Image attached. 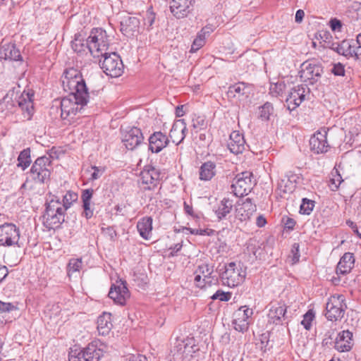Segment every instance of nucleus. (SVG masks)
Segmentation results:
<instances>
[{"label": "nucleus", "instance_id": "obj_23", "mask_svg": "<svg viewBox=\"0 0 361 361\" xmlns=\"http://www.w3.org/2000/svg\"><path fill=\"white\" fill-rule=\"evenodd\" d=\"M353 347V334L348 330L339 333L336 338L334 348L339 352H348Z\"/></svg>", "mask_w": 361, "mask_h": 361}, {"label": "nucleus", "instance_id": "obj_3", "mask_svg": "<svg viewBox=\"0 0 361 361\" xmlns=\"http://www.w3.org/2000/svg\"><path fill=\"white\" fill-rule=\"evenodd\" d=\"M109 45V36L102 28H94L87 39V47L94 58L106 52Z\"/></svg>", "mask_w": 361, "mask_h": 361}, {"label": "nucleus", "instance_id": "obj_53", "mask_svg": "<svg viewBox=\"0 0 361 361\" xmlns=\"http://www.w3.org/2000/svg\"><path fill=\"white\" fill-rule=\"evenodd\" d=\"M154 20L155 13L152 11V9H149L144 18L145 25H147L148 28H151L154 23Z\"/></svg>", "mask_w": 361, "mask_h": 361}, {"label": "nucleus", "instance_id": "obj_8", "mask_svg": "<svg viewBox=\"0 0 361 361\" xmlns=\"http://www.w3.org/2000/svg\"><path fill=\"white\" fill-rule=\"evenodd\" d=\"M20 229L12 223H5L0 225V246L20 247L19 244Z\"/></svg>", "mask_w": 361, "mask_h": 361}, {"label": "nucleus", "instance_id": "obj_47", "mask_svg": "<svg viewBox=\"0 0 361 361\" xmlns=\"http://www.w3.org/2000/svg\"><path fill=\"white\" fill-rule=\"evenodd\" d=\"M348 56L354 57L357 60H361V44L348 45Z\"/></svg>", "mask_w": 361, "mask_h": 361}, {"label": "nucleus", "instance_id": "obj_6", "mask_svg": "<svg viewBox=\"0 0 361 361\" xmlns=\"http://www.w3.org/2000/svg\"><path fill=\"white\" fill-rule=\"evenodd\" d=\"M104 59L99 60L101 68L104 72L112 78H117L123 72V64L119 55L115 52H104L101 55Z\"/></svg>", "mask_w": 361, "mask_h": 361}, {"label": "nucleus", "instance_id": "obj_45", "mask_svg": "<svg viewBox=\"0 0 361 361\" xmlns=\"http://www.w3.org/2000/svg\"><path fill=\"white\" fill-rule=\"evenodd\" d=\"M233 324L234 329L244 333L247 331L250 325V322L245 320H241L233 317Z\"/></svg>", "mask_w": 361, "mask_h": 361}, {"label": "nucleus", "instance_id": "obj_50", "mask_svg": "<svg viewBox=\"0 0 361 361\" xmlns=\"http://www.w3.org/2000/svg\"><path fill=\"white\" fill-rule=\"evenodd\" d=\"M82 262L81 259H71L68 264V271H78L82 267Z\"/></svg>", "mask_w": 361, "mask_h": 361}, {"label": "nucleus", "instance_id": "obj_19", "mask_svg": "<svg viewBox=\"0 0 361 361\" xmlns=\"http://www.w3.org/2000/svg\"><path fill=\"white\" fill-rule=\"evenodd\" d=\"M149 150L152 153H159L166 147L170 142L169 137L161 131L153 133L148 139Z\"/></svg>", "mask_w": 361, "mask_h": 361}, {"label": "nucleus", "instance_id": "obj_31", "mask_svg": "<svg viewBox=\"0 0 361 361\" xmlns=\"http://www.w3.org/2000/svg\"><path fill=\"white\" fill-rule=\"evenodd\" d=\"M110 313L104 312L97 319V329L99 334L102 336L107 335L111 331L113 325Z\"/></svg>", "mask_w": 361, "mask_h": 361}, {"label": "nucleus", "instance_id": "obj_42", "mask_svg": "<svg viewBox=\"0 0 361 361\" xmlns=\"http://www.w3.org/2000/svg\"><path fill=\"white\" fill-rule=\"evenodd\" d=\"M286 85L283 81H278L275 83H271L269 87V94L273 97H281L285 91Z\"/></svg>", "mask_w": 361, "mask_h": 361}, {"label": "nucleus", "instance_id": "obj_44", "mask_svg": "<svg viewBox=\"0 0 361 361\" xmlns=\"http://www.w3.org/2000/svg\"><path fill=\"white\" fill-rule=\"evenodd\" d=\"M192 126L196 133L199 130L205 128L207 126L205 117L204 116L195 115L192 119Z\"/></svg>", "mask_w": 361, "mask_h": 361}, {"label": "nucleus", "instance_id": "obj_29", "mask_svg": "<svg viewBox=\"0 0 361 361\" xmlns=\"http://www.w3.org/2000/svg\"><path fill=\"white\" fill-rule=\"evenodd\" d=\"M233 201L228 198H224L214 209V213L219 221L224 219L233 209Z\"/></svg>", "mask_w": 361, "mask_h": 361}, {"label": "nucleus", "instance_id": "obj_12", "mask_svg": "<svg viewBox=\"0 0 361 361\" xmlns=\"http://www.w3.org/2000/svg\"><path fill=\"white\" fill-rule=\"evenodd\" d=\"M268 322L275 325H282L288 320L287 306L282 302H271L269 305Z\"/></svg>", "mask_w": 361, "mask_h": 361}, {"label": "nucleus", "instance_id": "obj_32", "mask_svg": "<svg viewBox=\"0 0 361 361\" xmlns=\"http://www.w3.org/2000/svg\"><path fill=\"white\" fill-rule=\"evenodd\" d=\"M137 231L142 238L148 240L152 230V219L150 216L142 218L137 224Z\"/></svg>", "mask_w": 361, "mask_h": 361}, {"label": "nucleus", "instance_id": "obj_56", "mask_svg": "<svg viewBox=\"0 0 361 361\" xmlns=\"http://www.w3.org/2000/svg\"><path fill=\"white\" fill-rule=\"evenodd\" d=\"M15 310H17V307L11 302H5L0 300V312H11Z\"/></svg>", "mask_w": 361, "mask_h": 361}, {"label": "nucleus", "instance_id": "obj_14", "mask_svg": "<svg viewBox=\"0 0 361 361\" xmlns=\"http://www.w3.org/2000/svg\"><path fill=\"white\" fill-rule=\"evenodd\" d=\"M144 136L141 130L137 127H132L122 133V142L128 150H133L142 143Z\"/></svg>", "mask_w": 361, "mask_h": 361}, {"label": "nucleus", "instance_id": "obj_35", "mask_svg": "<svg viewBox=\"0 0 361 361\" xmlns=\"http://www.w3.org/2000/svg\"><path fill=\"white\" fill-rule=\"evenodd\" d=\"M213 271V267H211L207 264L199 265L197 269L195 270V273L202 276L204 278V281L207 282L208 286H209L213 283H216L217 281V279L212 276Z\"/></svg>", "mask_w": 361, "mask_h": 361}, {"label": "nucleus", "instance_id": "obj_57", "mask_svg": "<svg viewBox=\"0 0 361 361\" xmlns=\"http://www.w3.org/2000/svg\"><path fill=\"white\" fill-rule=\"evenodd\" d=\"M331 72L335 75L343 76L345 75V68L343 65H342L341 63L334 64L333 68L331 69Z\"/></svg>", "mask_w": 361, "mask_h": 361}, {"label": "nucleus", "instance_id": "obj_36", "mask_svg": "<svg viewBox=\"0 0 361 361\" xmlns=\"http://www.w3.org/2000/svg\"><path fill=\"white\" fill-rule=\"evenodd\" d=\"M30 149V148L24 149L20 152L18 157V167L22 169L23 171L25 170L31 164Z\"/></svg>", "mask_w": 361, "mask_h": 361}, {"label": "nucleus", "instance_id": "obj_52", "mask_svg": "<svg viewBox=\"0 0 361 361\" xmlns=\"http://www.w3.org/2000/svg\"><path fill=\"white\" fill-rule=\"evenodd\" d=\"M343 181V180L342 179V177H341V174H339L338 171L336 170V174L333 175V178L331 179V190H333V191L336 190L338 188L340 184Z\"/></svg>", "mask_w": 361, "mask_h": 361}, {"label": "nucleus", "instance_id": "obj_46", "mask_svg": "<svg viewBox=\"0 0 361 361\" xmlns=\"http://www.w3.org/2000/svg\"><path fill=\"white\" fill-rule=\"evenodd\" d=\"M348 42L343 41L341 44L338 43L332 44V49L336 51L338 54L348 56Z\"/></svg>", "mask_w": 361, "mask_h": 361}, {"label": "nucleus", "instance_id": "obj_62", "mask_svg": "<svg viewBox=\"0 0 361 361\" xmlns=\"http://www.w3.org/2000/svg\"><path fill=\"white\" fill-rule=\"evenodd\" d=\"M77 355H79L78 353V349L71 350L69 352L68 361H80Z\"/></svg>", "mask_w": 361, "mask_h": 361}, {"label": "nucleus", "instance_id": "obj_2", "mask_svg": "<svg viewBox=\"0 0 361 361\" xmlns=\"http://www.w3.org/2000/svg\"><path fill=\"white\" fill-rule=\"evenodd\" d=\"M45 206V212L42 216L44 226L49 230L59 228L65 221L66 214V211L61 205L60 199L49 194Z\"/></svg>", "mask_w": 361, "mask_h": 361}, {"label": "nucleus", "instance_id": "obj_48", "mask_svg": "<svg viewBox=\"0 0 361 361\" xmlns=\"http://www.w3.org/2000/svg\"><path fill=\"white\" fill-rule=\"evenodd\" d=\"M314 317V314L312 310L307 312L303 317V319L301 322V324L304 326L306 330H310L312 326V322Z\"/></svg>", "mask_w": 361, "mask_h": 361}, {"label": "nucleus", "instance_id": "obj_24", "mask_svg": "<svg viewBox=\"0 0 361 361\" xmlns=\"http://www.w3.org/2000/svg\"><path fill=\"white\" fill-rule=\"evenodd\" d=\"M0 59L5 61H22L23 57L14 44H5L0 47Z\"/></svg>", "mask_w": 361, "mask_h": 361}, {"label": "nucleus", "instance_id": "obj_40", "mask_svg": "<svg viewBox=\"0 0 361 361\" xmlns=\"http://www.w3.org/2000/svg\"><path fill=\"white\" fill-rule=\"evenodd\" d=\"M193 343L192 339H187L186 343H185V341L178 342L176 346L178 348V351H180L181 353L186 355L195 352L196 350L193 349L195 347Z\"/></svg>", "mask_w": 361, "mask_h": 361}, {"label": "nucleus", "instance_id": "obj_49", "mask_svg": "<svg viewBox=\"0 0 361 361\" xmlns=\"http://www.w3.org/2000/svg\"><path fill=\"white\" fill-rule=\"evenodd\" d=\"M205 44V38L202 35H197L191 46L190 52H195L199 50Z\"/></svg>", "mask_w": 361, "mask_h": 361}, {"label": "nucleus", "instance_id": "obj_34", "mask_svg": "<svg viewBox=\"0 0 361 361\" xmlns=\"http://www.w3.org/2000/svg\"><path fill=\"white\" fill-rule=\"evenodd\" d=\"M216 164L211 161L203 163L200 168V179L210 180L216 174Z\"/></svg>", "mask_w": 361, "mask_h": 361}, {"label": "nucleus", "instance_id": "obj_4", "mask_svg": "<svg viewBox=\"0 0 361 361\" xmlns=\"http://www.w3.org/2000/svg\"><path fill=\"white\" fill-rule=\"evenodd\" d=\"M222 283L233 288L241 284L246 276V270L240 263L230 262L224 266V270L219 274Z\"/></svg>", "mask_w": 361, "mask_h": 361}, {"label": "nucleus", "instance_id": "obj_13", "mask_svg": "<svg viewBox=\"0 0 361 361\" xmlns=\"http://www.w3.org/2000/svg\"><path fill=\"white\" fill-rule=\"evenodd\" d=\"M300 78L310 84L317 82L323 73V67L320 64L304 62L301 66Z\"/></svg>", "mask_w": 361, "mask_h": 361}, {"label": "nucleus", "instance_id": "obj_59", "mask_svg": "<svg viewBox=\"0 0 361 361\" xmlns=\"http://www.w3.org/2000/svg\"><path fill=\"white\" fill-rule=\"evenodd\" d=\"M291 252L293 253V264L297 263L300 259L299 245L298 243L293 245Z\"/></svg>", "mask_w": 361, "mask_h": 361}, {"label": "nucleus", "instance_id": "obj_10", "mask_svg": "<svg viewBox=\"0 0 361 361\" xmlns=\"http://www.w3.org/2000/svg\"><path fill=\"white\" fill-rule=\"evenodd\" d=\"M130 293L127 288L126 282L121 279L113 283L109 292V297L115 304L124 306L130 298Z\"/></svg>", "mask_w": 361, "mask_h": 361}, {"label": "nucleus", "instance_id": "obj_1", "mask_svg": "<svg viewBox=\"0 0 361 361\" xmlns=\"http://www.w3.org/2000/svg\"><path fill=\"white\" fill-rule=\"evenodd\" d=\"M62 83L64 88L74 90L68 97H64L61 101V116L63 119L75 116L97 94L95 91L88 92L81 73L75 68L64 71Z\"/></svg>", "mask_w": 361, "mask_h": 361}, {"label": "nucleus", "instance_id": "obj_30", "mask_svg": "<svg viewBox=\"0 0 361 361\" xmlns=\"http://www.w3.org/2000/svg\"><path fill=\"white\" fill-rule=\"evenodd\" d=\"M15 92L13 91L8 92L0 101V110L2 112H6V114L8 113H13L16 111V105L14 101ZM16 99V97H15Z\"/></svg>", "mask_w": 361, "mask_h": 361}, {"label": "nucleus", "instance_id": "obj_37", "mask_svg": "<svg viewBox=\"0 0 361 361\" xmlns=\"http://www.w3.org/2000/svg\"><path fill=\"white\" fill-rule=\"evenodd\" d=\"M274 114L273 104L269 102H265L259 107V118L263 121L270 120V116Z\"/></svg>", "mask_w": 361, "mask_h": 361}, {"label": "nucleus", "instance_id": "obj_26", "mask_svg": "<svg viewBox=\"0 0 361 361\" xmlns=\"http://www.w3.org/2000/svg\"><path fill=\"white\" fill-rule=\"evenodd\" d=\"M355 257L353 253L345 252L340 259L336 267V273L339 274H347L353 268Z\"/></svg>", "mask_w": 361, "mask_h": 361}, {"label": "nucleus", "instance_id": "obj_9", "mask_svg": "<svg viewBox=\"0 0 361 361\" xmlns=\"http://www.w3.org/2000/svg\"><path fill=\"white\" fill-rule=\"evenodd\" d=\"M252 178V174L249 171L238 174L231 186V192L236 197L247 195L251 192L254 185Z\"/></svg>", "mask_w": 361, "mask_h": 361}, {"label": "nucleus", "instance_id": "obj_5", "mask_svg": "<svg viewBox=\"0 0 361 361\" xmlns=\"http://www.w3.org/2000/svg\"><path fill=\"white\" fill-rule=\"evenodd\" d=\"M51 159L50 156L38 157L32 164L30 171L29 178L35 183H44L49 180L51 175Z\"/></svg>", "mask_w": 361, "mask_h": 361}, {"label": "nucleus", "instance_id": "obj_64", "mask_svg": "<svg viewBox=\"0 0 361 361\" xmlns=\"http://www.w3.org/2000/svg\"><path fill=\"white\" fill-rule=\"evenodd\" d=\"M284 225L285 227L288 229H293L295 225V221L293 219L288 217L286 220L284 221Z\"/></svg>", "mask_w": 361, "mask_h": 361}, {"label": "nucleus", "instance_id": "obj_39", "mask_svg": "<svg viewBox=\"0 0 361 361\" xmlns=\"http://www.w3.org/2000/svg\"><path fill=\"white\" fill-rule=\"evenodd\" d=\"M81 37V34H75L74 39L71 42V47L75 52L82 53L85 51V49H87V42L85 44L84 39Z\"/></svg>", "mask_w": 361, "mask_h": 361}, {"label": "nucleus", "instance_id": "obj_18", "mask_svg": "<svg viewBox=\"0 0 361 361\" xmlns=\"http://www.w3.org/2000/svg\"><path fill=\"white\" fill-rule=\"evenodd\" d=\"M195 0H171L170 11L176 18L186 17L192 9Z\"/></svg>", "mask_w": 361, "mask_h": 361}, {"label": "nucleus", "instance_id": "obj_41", "mask_svg": "<svg viewBox=\"0 0 361 361\" xmlns=\"http://www.w3.org/2000/svg\"><path fill=\"white\" fill-rule=\"evenodd\" d=\"M77 200V193L72 191H68L66 195H63V200L61 201V205H62V208H63L66 212Z\"/></svg>", "mask_w": 361, "mask_h": 361}, {"label": "nucleus", "instance_id": "obj_22", "mask_svg": "<svg viewBox=\"0 0 361 361\" xmlns=\"http://www.w3.org/2000/svg\"><path fill=\"white\" fill-rule=\"evenodd\" d=\"M140 20L136 17L127 16L121 21V31L127 37H131L139 32Z\"/></svg>", "mask_w": 361, "mask_h": 361}, {"label": "nucleus", "instance_id": "obj_20", "mask_svg": "<svg viewBox=\"0 0 361 361\" xmlns=\"http://www.w3.org/2000/svg\"><path fill=\"white\" fill-rule=\"evenodd\" d=\"M33 97L32 92L24 91L16 100L18 107L22 110L25 118L30 120L34 113Z\"/></svg>", "mask_w": 361, "mask_h": 361}, {"label": "nucleus", "instance_id": "obj_55", "mask_svg": "<svg viewBox=\"0 0 361 361\" xmlns=\"http://www.w3.org/2000/svg\"><path fill=\"white\" fill-rule=\"evenodd\" d=\"M91 169L93 170V172L91 173L90 176V180H97L104 173V169L102 167L92 166Z\"/></svg>", "mask_w": 361, "mask_h": 361}, {"label": "nucleus", "instance_id": "obj_17", "mask_svg": "<svg viewBox=\"0 0 361 361\" xmlns=\"http://www.w3.org/2000/svg\"><path fill=\"white\" fill-rule=\"evenodd\" d=\"M257 207L249 197L245 199L241 204H238L235 209V218L240 221L249 220L256 212Z\"/></svg>", "mask_w": 361, "mask_h": 361}, {"label": "nucleus", "instance_id": "obj_61", "mask_svg": "<svg viewBox=\"0 0 361 361\" xmlns=\"http://www.w3.org/2000/svg\"><path fill=\"white\" fill-rule=\"evenodd\" d=\"M259 340H260L259 347L262 350H264L265 351L267 346L268 345V343H269V335L267 334H262L260 336Z\"/></svg>", "mask_w": 361, "mask_h": 361}, {"label": "nucleus", "instance_id": "obj_21", "mask_svg": "<svg viewBox=\"0 0 361 361\" xmlns=\"http://www.w3.org/2000/svg\"><path fill=\"white\" fill-rule=\"evenodd\" d=\"M188 133L186 123L184 119L175 121L169 133V137L176 145H180L185 139Z\"/></svg>", "mask_w": 361, "mask_h": 361}, {"label": "nucleus", "instance_id": "obj_58", "mask_svg": "<svg viewBox=\"0 0 361 361\" xmlns=\"http://www.w3.org/2000/svg\"><path fill=\"white\" fill-rule=\"evenodd\" d=\"M195 279L194 281L195 283V286L198 288H203L206 286V285H208L207 282L204 281V278L199 275L198 274L195 272Z\"/></svg>", "mask_w": 361, "mask_h": 361}, {"label": "nucleus", "instance_id": "obj_11", "mask_svg": "<svg viewBox=\"0 0 361 361\" xmlns=\"http://www.w3.org/2000/svg\"><path fill=\"white\" fill-rule=\"evenodd\" d=\"M161 173L158 169L152 166H146L140 174V180L145 185L144 190H153L159 183Z\"/></svg>", "mask_w": 361, "mask_h": 361}, {"label": "nucleus", "instance_id": "obj_63", "mask_svg": "<svg viewBox=\"0 0 361 361\" xmlns=\"http://www.w3.org/2000/svg\"><path fill=\"white\" fill-rule=\"evenodd\" d=\"M305 16V12L302 9H299L296 11L295 20L296 23H300L302 21L303 18Z\"/></svg>", "mask_w": 361, "mask_h": 361}, {"label": "nucleus", "instance_id": "obj_38", "mask_svg": "<svg viewBox=\"0 0 361 361\" xmlns=\"http://www.w3.org/2000/svg\"><path fill=\"white\" fill-rule=\"evenodd\" d=\"M253 314V310L247 306H241L233 313V317L250 322V317Z\"/></svg>", "mask_w": 361, "mask_h": 361}, {"label": "nucleus", "instance_id": "obj_27", "mask_svg": "<svg viewBox=\"0 0 361 361\" xmlns=\"http://www.w3.org/2000/svg\"><path fill=\"white\" fill-rule=\"evenodd\" d=\"M93 192V189L89 188L83 190L81 194L83 208L82 215L87 219L92 218L94 214V209L91 207V200L92 198Z\"/></svg>", "mask_w": 361, "mask_h": 361}, {"label": "nucleus", "instance_id": "obj_51", "mask_svg": "<svg viewBox=\"0 0 361 361\" xmlns=\"http://www.w3.org/2000/svg\"><path fill=\"white\" fill-rule=\"evenodd\" d=\"M231 294L222 290H217L212 297V300H219L220 301H228L231 299Z\"/></svg>", "mask_w": 361, "mask_h": 361}, {"label": "nucleus", "instance_id": "obj_60", "mask_svg": "<svg viewBox=\"0 0 361 361\" xmlns=\"http://www.w3.org/2000/svg\"><path fill=\"white\" fill-rule=\"evenodd\" d=\"M330 27L333 31H340L342 27V23L339 20L334 18L330 20Z\"/></svg>", "mask_w": 361, "mask_h": 361}, {"label": "nucleus", "instance_id": "obj_7", "mask_svg": "<svg viewBox=\"0 0 361 361\" xmlns=\"http://www.w3.org/2000/svg\"><path fill=\"white\" fill-rule=\"evenodd\" d=\"M346 308L345 298L343 295H333L326 302L325 316L329 321L341 320L345 314Z\"/></svg>", "mask_w": 361, "mask_h": 361}, {"label": "nucleus", "instance_id": "obj_43", "mask_svg": "<svg viewBox=\"0 0 361 361\" xmlns=\"http://www.w3.org/2000/svg\"><path fill=\"white\" fill-rule=\"evenodd\" d=\"M314 207V201L307 198H303L300 208V212L302 214L309 215Z\"/></svg>", "mask_w": 361, "mask_h": 361}, {"label": "nucleus", "instance_id": "obj_33", "mask_svg": "<svg viewBox=\"0 0 361 361\" xmlns=\"http://www.w3.org/2000/svg\"><path fill=\"white\" fill-rule=\"evenodd\" d=\"M250 85L245 82H238L228 87V95L230 97L240 98L241 96L247 97L250 94Z\"/></svg>", "mask_w": 361, "mask_h": 361}, {"label": "nucleus", "instance_id": "obj_15", "mask_svg": "<svg viewBox=\"0 0 361 361\" xmlns=\"http://www.w3.org/2000/svg\"><path fill=\"white\" fill-rule=\"evenodd\" d=\"M306 90L309 91L307 87L304 85L291 88L286 99L288 110H294L305 100Z\"/></svg>", "mask_w": 361, "mask_h": 361}, {"label": "nucleus", "instance_id": "obj_54", "mask_svg": "<svg viewBox=\"0 0 361 361\" xmlns=\"http://www.w3.org/2000/svg\"><path fill=\"white\" fill-rule=\"evenodd\" d=\"M288 182L289 181L288 180H281L278 183L277 190H279L280 195H282V194L283 193H288L291 192L290 188L288 185Z\"/></svg>", "mask_w": 361, "mask_h": 361}, {"label": "nucleus", "instance_id": "obj_16", "mask_svg": "<svg viewBox=\"0 0 361 361\" xmlns=\"http://www.w3.org/2000/svg\"><path fill=\"white\" fill-rule=\"evenodd\" d=\"M326 135L327 131L326 129L317 131L310 139L311 150L317 154L326 152L329 147Z\"/></svg>", "mask_w": 361, "mask_h": 361}, {"label": "nucleus", "instance_id": "obj_28", "mask_svg": "<svg viewBox=\"0 0 361 361\" xmlns=\"http://www.w3.org/2000/svg\"><path fill=\"white\" fill-rule=\"evenodd\" d=\"M84 361H99L102 356V350L97 347L96 342H92L83 348Z\"/></svg>", "mask_w": 361, "mask_h": 361}, {"label": "nucleus", "instance_id": "obj_25", "mask_svg": "<svg viewBox=\"0 0 361 361\" xmlns=\"http://www.w3.org/2000/svg\"><path fill=\"white\" fill-rule=\"evenodd\" d=\"M245 141L244 137L238 131H233L228 142V148L231 152L238 154L242 153L245 147Z\"/></svg>", "mask_w": 361, "mask_h": 361}]
</instances>
